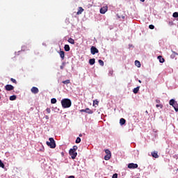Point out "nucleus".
Here are the masks:
<instances>
[{"label":"nucleus","instance_id":"obj_1","mask_svg":"<svg viewBox=\"0 0 178 178\" xmlns=\"http://www.w3.org/2000/svg\"><path fill=\"white\" fill-rule=\"evenodd\" d=\"M61 105L63 108H70L72 106V101L69 99H63L61 100Z\"/></svg>","mask_w":178,"mask_h":178},{"label":"nucleus","instance_id":"obj_2","mask_svg":"<svg viewBox=\"0 0 178 178\" xmlns=\"http://www.w3.org/2000/svg\"><path fill=\"white\" fill-rule=\"evenodd\" d=\"M49 141H47V145H48V147H50V148H56V143H55V140L54 139V138H49Z\"/></svg>","mask_w":178,"mask_h":178},{"label":"nucleus","instance_id":"obj_3","mask_svg":"<svg viewBox=\"0 0 178 178\" xmlns=\"http://www.w3.org/2000/svg\"><path fill=\"white\" fill-rule=\"evenodd\" d=\"M169 104L172 106L175 111V112H178V104L177 102H175V99H172L169 102Z\"/></svg>","mask_w":178,"mask_h":178},{"label":"nucleus","instance_id":"obj_4","mask_svg":"<svg viewBox=\"0 0 178 178\" xmlns=\"http://www.w3.org/2000/svg\"><path fill=\"white\" fill-rule=\"evenodd\" d=\"M90 52L92 55H95V54H98L99 51L98 50V49H97V47L92 46L90 48Z\"/></svg>","mask_w":178,"mask_h":178},{"label":"nucleus","instance_id":"obj_5","mask_svg":"<svg viewBox=\"0 0 178 178\" xmlns=\"http://www.w3.org/2000/svg\"><path fill=\"white\" fill-rule=\"evenodd\" d=\"M69 154H70V156L72 157V159H76V156H77V152L70 149Z\"/></svg>","mask_w":178,"mask_h":178},{"label":"nucleus","instance_id":"obj_6","mask_svg":"<svg viewBox=\"0 0 178 178\" xmlns=\"http://www.w3.org/2000/svg\"><path fill=\"white\" fill-rule=\"evenodd\" d=\"M129 169H137L138 168V165L136 163H131L128 164Z\"/></svg>","mask_w":178,"mask_h":178},{"label":"nucleus","instance_id":"obj_7","mask_svg":"<svg viewBox=\"0 0 178 178\" xmlns=\"http://www.w3.org/2000/svg\"><path fill=\"white\" fill-rule=\"evenodd\" d=\"M108 12V6H103L102 8H100V13L102 15H105Z\"/></svg>","mask_w":178,"mask_h":178},{"label":"nucleus","instance_id":"obj_8","mask_svg":"<svg viewBox=\"0 0 178 178\" xmlns=\"http://www.w3.org/2000/svg\"><path fill=\"white\" fill-rule=\"evenodd\" d=\"M5 90H6V91H12L15 90V87L12 85H6L5 86Z\"/></svg>","mask_w":178,"mask_h":178},{"label":"nucleus","instance_id":"obj_9","mask_svg":"<svg viewBox=\"0 0 178 178\" xmlns=\"http://www.w3.org/2000/svg\"><path fill=\"white\" fill-rule=\"evenodd\" d=\"M31 91L32 94H38V92H40L38 88L34 87V86L32 87V88L31 89Z\"/></svg>","mask_w":178,"mask_h":178},{"label":"nucleus","instance_id":"obj_10","mask_svg":"<svg viewBox=\"0 0 178 178\" xmlns=\"http://www.w3.org/2000/svg\"><path fill=\"white\" fill-rule=\"evenodd\" d=\"M83 12H84V9L83 8V7H79L76 15H81Z\"/></svg>","mask_w":178,"mask_h":178},{"label":"nucleus","instance_id":"obj_11","mask_svg":"<svg viewBox=\"0 0 178 178\" xmlns=\"http://www.w3.org/2000/svg\"><path fill=\"white\" fill-rule=\"evenodd\" d=\"M59 55H60V56L62 60H63L65 59V51H60L59 52Z\"/></svg>","mask_w":178,"mask_h":178},{"label":"nucleus","instance_id":"obj_12","mask_svg":"<svg viewBox=\"0 0 178 178\" xmlns=\"http://www.w3.org/2000/svg\"><path fill=\"white\" fill-rule=\"evenodd\" d=\"M152 156H153V158H159V156L158 155V152H152Z\"/></svg>","mask_w":178,"mask_h":178},{"label":"nucleus","instance_id":"obj_13","mask_svg":"<svg viewBox=\"0 0 178 178\" xmlns=\"http://www.w3.org/2000/svg\"><path fill=\"white\" fill-rule=\"evenodd\" d=\"M86 113H88L89 115H92V113H94V112L92 111V110L87 108H86Z\"/></svg>","mask_w":178,"mask_h":178},{"label":"nucleus","instance_id":"obj_14","mask_svg":"<svg viewBox=\"0 0 178 178\" xmlns=\"http://www.w3.org/2000/svg\"><path fill=\"white\" fill-rule=\"evenodd\" d=\"M64 49L66 52H69V51H70V47L69 46V44H65L64 46Z\"/></svg>","mask_w":178,"mask_h":178},{"label":"nucleus","instance_id":"obj_15","mask_svg":"<svg viewBox=\"0 0 178 178\" xmlns=\"http://www.w3.org/2000/svg\"><path fill=\"white\" fill-rule=\"evenodd\" d=\"M138 91H140V86H138L133 90L134 94H137Z\"/></svg>","mask_w":178,"mask_h":178},{"label":"nucleus","instance_id":"obj_16","mask_svg":"<svg viewBox=\"0 0 178 178\" xmlns=\"http://www.w3.org/2000/svg\"><path fill=\"white\" fill-rule=\"evenodd\" d=\"M158 59H159L160 63H163V62H165V58H162L161 56H159Z\"/></svg>","mask_w":178,"mask_h":178},{"label":"nucleus","instance_id":"obj_17","mask_svg":"<svg viewBox=\"0 0 178 178\" xmlns=\"http://www.w3.org/2000/svg\"><path fill=\"white\" fill-rule=\"evenodd\" d=\"M111 156H112V154H106L104 156V160L105 161H109V159H111Z\"/></svg>","mask_w":178,"mask_h":178},{"label":"nucleus","instance_id":"obj_18","mask_svg":"<svg viewBox=\"0 0 178 178\" xmlns=\"http://www.w3.org/2000/svg\"><path fill=\"white\" fill-rule=\"evenodd\" d=\"M126 123V120H124V118H121L120 120V124H121V126H123V124H124Z\"/></svg>","mask_w":178,"mask_h":178},{"label":"nucleus","instance_id":"obj_19","mask_svg":"<svg viewBox=\"0 0 178 178\" xmlns=\"http://www.w3.org/2000/svg\"><path fill=\"white\" fill-rule=\"evenodd\" d=\"M135 65L137 66V67H141V63H140L138 60H136Z\"/></svg>","mask_w":178,"mask_h":178},{"label":"nucleus","instance_id":"obj_20","mask_svg":"<svg viewBox=\"0 0 178 178\" xmlns=\"http://www.w3.org/2000/svg\"><path fill=\"white\" fill-rule=\"evenodd\" d=\"M90 65H94L95 63V58H92L89 60Z\"/></svg>","mask_w":178,"mask_h":178},{"label":"nucleus","instance_id":"obj_21","mask_svg":"<svg viewBox=\"0 0 178 178\" xmlns=\"http://www.w3.org/2000/svg\"><path fill=\"white\" fill-rule=\"evenodd\" d=\"M75 143L76 144H80L81 143V138L80 137L76 138Z\"/></svg>","mask_w":178,"mask_h":178},{"label":"nucleus","instance_id":"obj_22","mask_svg":"<svg viewBox=\"0 0 178 178\" xmlns=\"http://www.w3.org/2000/svg\"><path fill=\"white\" fill-rule=\"evenodd\" d=\"M68 42H70V44H72V45L74 44V40L72 38L68 39Z\"/></svg>","mask_w":178,"mask_h":178},{"label":"nucleus","instance_id":"obj_23","mask_svg":"<svg viewBox=\"0 0 178 178\" xmlns=\"http://www.w3.org/2000/svg\"><path fill=\"white\" fill-rule=\"evenodd\" d=\"M16 98V95H12L10 97V101H15Z\"/></svg>","mask_w":178,"mask_h":178},{"label":"nucleus","instance_id":"obj_24","mask_svg":"<svg viewBox=\"0 0 178 178\" xmlns=\"http://www.w3.org/2000/svg\"><path fill=\"white\" fill-rule=\"evenodd\" d=\"M63 84H70V79L63 81Z\"/></svg>","mask_w":178,"mask_h":178},{"label":"nucleus","instance_id":"obj_25","mask_svg":"<svg viewBox=\"0 0 178 178\" xmlns=\"http://www.w3.org/2000/svg\"><path fill=\"white\" fill-rule=\"evenodd\" d=\"M0 168H5V164L3 163L2 160H0Z\"/></svg>","mask_w":178,"mask_h":178},{"label":"nucleus","instance_id":"obj_26","mask_svg":"<svg viewBox=\"0 0 178 178\" xmlns=\"http://www.w3.org/2000/svg\"><path fill=\"white\" fill-rule=\"evenodd\" d=\"M10 81H12V83H14L15 84H17V81H16V79L13 78L10 79Z\"/></svg>","mask_w":178,"mask_h":178},{"label":"nucleus","instance_id":"obj_27","mask_svg":"<svg viewBox=\"0 0 178 178\" xmlns=\"http://www.w3.org/2000/svg\"><path fill=\"white\" fill-rule=\"evenodd\" d=\"M105 152H106V155H112V154L111 153L110 150L108 149H106L105 150Z\"/></svg>","mask_w":178,"mask_h":178},{"label":"nucleus","instance_id":"obj_28","mask_svg":"<svg viewBox=\"0 0 178 178\" xmlns=\"http://www.w3.org/2000/svg\"><path fill=\"white\" fill-rule=\"evenodd\" d=\"M156 108H160L161 109H162V108H163V104H156Z\"/></svg>","mask_w":178,"mask_h":178},{"label":"nucleus","instance_id":"obj_29","mask_svg":"<svg viewBox=\"0 0 178 178\" xmlns=\"http://www.w3.org/2000/svg\"><path fill=\"white\" fill-rule=\"evenodd\" d=\"M77 146H73V148L72 149H70L72 151H74L76 152V151H77Z\"/></svg>","mask_w":178,"mask_h":178},{"label":"nucleus","instance_id":"obj_30","mask_svg":"<svg viewBox=\"0 0 178 178\" xmlns=\"http://www.w3.org/2000/svg\"><path fill=\"white\" fill-rule=\"evenodd\" d=\"M149 29H150V30H154L155 29V26L151 24L149 26Z\"/></svg>","mask_w":178,"mask_h":178},{"label":"nucleus","instance_id":"obj_31","mask_svg":"<svg viewBox=\"0 0 178 178\" xmlns=\"http://www.w3.org/2000/svg\"><path fill=\"white\" fill-rule=\"evenodd\" d=\"M173 17H178V13L175 12L172 14Z\"/></svg>","mask_w":178,"mask_h":178},{"label":"nucleus","instance_id":"obj_32","mask_svg":"<svg viewBox=\"0 0 178 178\" xmlns=\"http://www.w3.org/2000/svg\"><path fill=\"white\" fill-rule=\"evenodd\" d=\"M99 63L100 66H104V61L102 60H99Z\"/></svg>","mask_w":178,"mask_h":178},{"label":"nucleus","instance_id":"obj_33","mask_svg":"<svg viewBox=\"0 0 178 178\" xmlns=\"http://www.w3.org/2000/svg\"><path fill=\"white\" fill-rule=\"evenodd\" d=\"M60 68L61 70H63V69H65V63H63V65L60 66Z\"/></svg>","mask_w":178,"mask_h":178},{"label":"nucleus","instance_id":"obj_34","mask_svg":"<svg viewBox=\"0 0 178 178\" xmlns=\"http://www.w3.org/2000/svg\"><path fill=\"white\" fill-rule=\"evenodd\" d=\"M51 104H55L56 102V99H55V98L51 99Z\"/></svg>","mask_w":178,"mask_h":178},{"label":"nucleus","instance_id":"obj_35","mask_svg":"<svg viewBox=\"0 0 178 178\" xmlns=\"http://www.w3.org/2000/svg\"><path fill=\"white\" fill-rule=\"evenodd\" d=\"M176 55H177V54L175 51H173V54L171 55V58H175V56H176Z\"/></svg>","mask_w":178,"mask_h":178},{"label":"nucleus","instance_id":"obj_36","mask_svg":"<svg viewBox=\"0 0 178 178\" xmlns=\"http://www.w3.org/2000/svg\"><path fill=\"white\" fill-rule=\"evenodd\" d=\"M98 100H94L93 101V105H98Z\"/></svg>","mask_w":178,"mask_h":178},{"label":"nucleus","instance_id":"obj_37","mask_svg":"<svg viewBox=\"0 0 178 178\" xmlns=\"http://www.w3.org/2000/svg\"><path fill=\"white\" fill-rule=\"evenodd\" d=\"M46 111H47V113H51V108H47L46 109Z\"/></svg>","mask_w":178,"mask_h":178},{"label":"nucleus","instance_id":"obj_38","mask_svg":"<svg viewBox=\"0 0 178 178\" xmlns=\"http://www.w3.org/2000/svg\"><path fill=\"white\" fill-rule=\"evenodd\" d=\"M112 178H118V174H113Z\"/></svg>","mask_w":178,"mask_h":178},{"label":"nucleus","instance_id":"obj_39","mask_svg":"<svg viewBox=\"0 0 178 178\" xmlns=\"http://www.w3.org/2000/svg\"><path fill=\"white\" fill-rule=\"evenodd\" d=\"M156 103L158 104H161V100L156 99Z\"/></svg>","mask_w":178,"mask_h":178},{"label":"nucleus","instance_id":"obj_40","mask_svg":"<svg viewBox=\"0 0 178 178\" xmlns=\"http://www.w3.org/2000/svg\"><path fill=\"white\" fill-rule=\"evenodd\" d=\"M81 112H86V109L81 110Z\"/></svg>","mask_w":178,"mask_h":178},{"label":"nucleus","instance_id":"obj_41","mask_svg":"<svg viewBox=\"0 0 178 178\" xmlns=\"http://www.w3.org/2000/svg\"><path fill=\"white\" fill-rule=\"evenodd\" d=\"M79 137H83V134H80Z\"/></svg>","mask_w":178,"mask_h":178},{"label":"nucleus","instance_id":"obj_42","mask_svg":"<svg viewBox=\"0 0 178 178\" xmlns=\"http://www.w3.org/2000/svg\"><path fill=\"white\" fill-rule=\"evenodd\" d=\"M140 2H145V0H140Z\"/></svg>","mask_w":178,"mask_h":178},{"label":"nucleus","instance_id":"obj_43","mask_svg":"<svg viewBox=\"0 0 178 178\" xmlns=\"http://www.w3.org/2000/svg\"><path fill=\"white\" fill-rule=\"evenodd\" d=\"M138 81H139V83H141V80H139Z\"/></svg>","mask_w":178,"mask_h":178},{"label":"nucleus","instance_id":"obj_44","mask_svg":"<svg viewBox=\"0 0 178 178\" xmlns=\"http://www.w3.org/2000/svg\"><path fill=\"white\" fill-rule=\"evenodd\" d=\"M122 19H124V16L122 17Z\"/></svg>","mask_w":178,"mask_h":178}]
</instances>
